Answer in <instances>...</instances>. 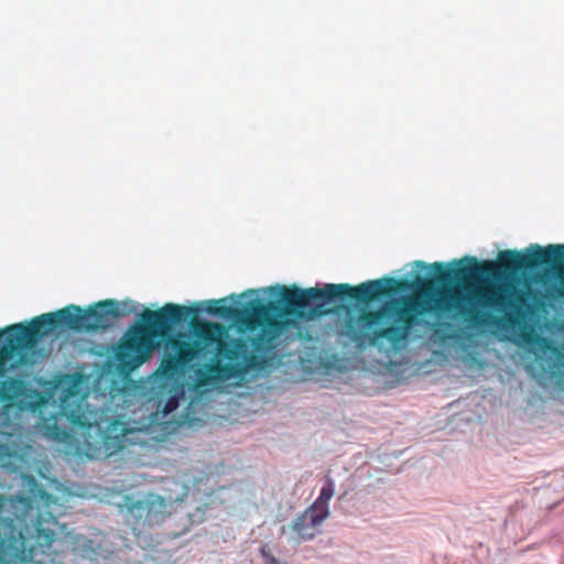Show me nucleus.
I'll return each instance as SVG.
<instances>
[{
  "mask_svg": "<svg viewBox=\"0 0 564 564\" xmlns=\"http://www.w3.org/2000/svg\"><path fill=\"white\" fill-rule=\"evenodd\" d=\"M334 492L335 481L329 475H326L318 497L292 521L291 529L300 541H311L319 533L317 528L330 514L329 500Z\"/></svg>",
  "mask_w": 564,
  "mask_h": 564,
  "instance_id": "obj_4",
  "label": "nucleus"
},
{
  "mask_svg": "<svg viewBox=\"0 0 564 564\" xmlns=\"http://www.w3.org/2000/svg\"><path fill=\"white\" fill-rule=\"evenodd\" d=\"M327 368L328 369L333 368V364L327 365Z\"/></svg>",
  "mask_w": 564,
  "mask_h": 564,
  "instance_id": "obj_15",
  "label": "nucleus"
},
{
  "mask_svg": "<svg viewBox=\"0 0 564 564\" xmlns=\"http://www.w3.org/2000/svg\"><path fill=\"white\" fill-rule=\"evenodd\" d=\"M398 281L381 278L357 286L326 283L323 289L289 290L285 285L249 289L219 301H205L199 307L167 303L159 311H147L141 325L130 329L124 340L113 346L118 372L130 375L162 346L160 377L177 383L192 371L210 367L223 381L245 380L249 370L271 372L281 364L280 346L294 338L301 322L325 315L329 304L341 305L345 314L338 334L357 349L377 347L391 359L408 348L416 328L430 323L420 315L432 307L421 293L408 301L404 288L392 294L376 311L369 297L395 290Z\"/></svg>",
  "mask_w": 564,
  "mask_h": 564,
  "instance_id": "obj_1",
  "label": "nucleus"
},
{
  "mask_svg": "<svg viewBox=\"0 0 564 564\" xmlns=\"http://www.w3.org/2000/svg\"><path fill=\"white\" fill-rule=\"evenodd\" d=\"M166 512L165 500L154 494H149L142 498L126 496L124 503L121 506V513L124 521L133 531L143 527H154L163 522Z\"/></svg>",
  "mask_w": 564,
  "mask_h": 564,
  "instance_id": "obj_5",
  "label": "nucleus"
},
{
  "mask_svg": "<svg viewBox=\"0 0 564 564\" xmlns=\"http://www.w3.org/2000/svg\"><path fill=\"white\" fill-rule=\"evenodd\" d=\"M45 435L52 440L61 441L66 437V431L57 426L56 422L53 424L45 423Z\"/></svg>",
  "mask_w": 564,
  "mask_h": 564,
  "instance_id": "obj_9",
  "label": "nucleus"
},
{
  "mask_svg": "<svg viewBox=\"0 0 564 564\" xmlns=\"http://www.w3.org/2000/svg\"><path fill=\"white\" fill-rule=\"evenodd\" d=\"M561 280H562V290H560V294L564 296V272L561 274Z\"/></svg>",
  "mask_w": 564,
  "mask_h": 564,
  "instance_id": "obj_11",
  "label": "nucleus"
},
{
  "mask_svg": "<svg viewBox=\"0 0 564 564\" xmlns=\"http://www.w3.org/2000/svg\"><path fill=\"white\" fill-rule=\"evenodd\" d=\"M85 406L86 404L82 400H69L67 397L61 400V411L72 424L90 427L93 424L88 419Z\"/></svg>",
  "mask_w": 564,
  "mask_h": 564,
  "instance_id": "obj_6",
  "label": "nucleus"
},
{
  "mask_svg": "<svg viewBox=\"0 0 564 564\" xmlns=\"http://www.w3.org/2000/svg\"><path fill=\"white\" fill-rule=\"evenodd\" d=\"M556 352H557L558 357H560L562 360H564V355H563V354H560L558 351H556Z\"/></svg>",
  "mask_w": 564,
  "mask_h": 564,
  "instance_id": "obj_14",
  "label": "nucleus"
},
{
  "mask_svg": "<svg viewBox=\"0 0 564 564\" xmlns=\"http://www.w3.org/2000/svg\"><path fill=\"white\" fill-rule=\"evenodd\" d=\"M58 338L59 310L33 318L28 326L17 323L0 329V377L48 358Z\"/></svg>",
  "mask_w": 564,
  "mask_h": 564,
  "instance_id": "obj_3",
  "label": "nucleus"
},
{
  "mask_svg": "<svg viewBox=\"0 0 564 564\" xmlns=\"http://www.w3.org/2000/svg\"><path fill=\"white\" fill-rule=\"evenodd\" d=\"M557 384L564 390V375H561V378L557 381Z\"/></svg>",
  "mask_w": 564,
  "mask_h": 564,
  "instance_id": "obj_12",
  "label": "nucleus"
},
{
  "mask_svg": "<svg viewBox=\"0 0 564 564\" xmlns=\"http://www.w3.org/2000/svg\"><path fill=\"white\" fill-rule=\"evenodd\" d=\"M285 532H286L285 527H284V525H283V527H281V534H284Z\"/></svg>",
  "mask_w": 564,
  "mask_h": 564,
  "instance_id": "obj_13",
  "label": "nucleus"
},
{
  "mask_svg": "<svg viewBox=\"0 0 564 564\" xmlns=\"http://www.w3.org/2000/svg\"><path fill=\"white\" fill-rule=\"evenodd\" d=\"M161 371V367L159 368V370L156 371L155 373V381L158 382V384L160 387H172V388H175L176 389V393L172 397H170L167 399V401L165 402L164 406H163V413L165 415L170 414L171 412L175 411L180 404V399H182L184 397V389H183V386L181 383V379L183 377H181L178 379V382L177 383H173L172 381H167L165 380L164 378L160 377L159 373Z\"/></svg>",
  "mask_w": 564,
  "mask_h": 564,
  "instance_id": "obj_7",
  "label": "nucleus"
},
{
  "mask_svg": "<svg viewBox=\"0 0 564 564\" xmlns=\"http://www.w3.org/2000/svg\"><path fill=\"white\" fill-rule=\"evenodd\" d=\"M260 554L263 558V564H280V562L272 555L267 544L260 547Z\"/></svg>",
  "mask_w": 564,
  "mask_h": 564,
  "instance_id": "obj_10",
  "label": "nucleus"
},
{
  "mask_svg": "<svg viewBox=\"0 0 564 564\" xmlns=\"http://www.w3.org/2000/svg\"><path fill=\"white\" fill-rule=\"evenodd\" d=\"M564 259L563 245H547L542 248L530 245L523 253L517 250H503L498 254L501 263L512 262L508 270L485 269L475 257L465 256L449 263L424 261L413 262L412 280L406 282L404 292L421 293L423 300H431L432 307L426 313L447 314L476 313L477 326H495L509 329L528 317L532 304L525 299L531 296L518 290V272L538 269L545 263L547 276L555 275L554 265ZM490 268L495 261H487Z\"/></svg>",
  "mask_w": 564,
  "mask_h": 564,
  "instance_id": "obj_2",
  "label": "nucleus"
},
{
  "mask_svg": "<svg viewBox=\"0 0 564 564\" xmlns=\"http://www.w3.org/2000/svg\"><path fill=\"white\" fill-rule=\"evenodd\" d=\"M24 392V384L22 381L14 378H4L0 381V398L3 400H11L22 395Z\"/></svg>",
  "mask_w": 564,
  "mask_h": 564,
  "instance_id": "obj_8",
  "label": "nucleus"
}]
</instances>
